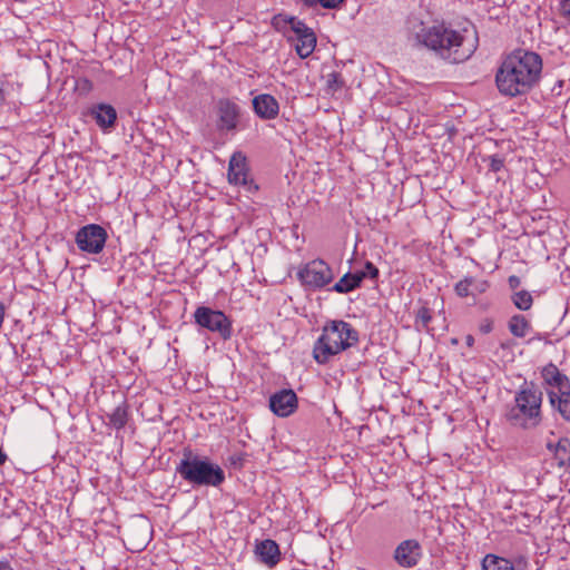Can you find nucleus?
<instances>
[{"instance_id": "1a4fd4ad", "label": "nucleus", "mask_w": 570, "mask_h": 570, "mask_svg": "<svg viewBox=\"0 0 570 570\" xmlns=\"http://www.w3.org/2000/svg\"><path fill=\"white\" fill-rule=\"evenodd\" d=\"M287 22L289 23L293 32L296 35L297 42L295 45V50L297 55L302 59L309 57L316 46V36L313 29L307 27L305 22L295 17H289Z\"/></svg>"}, {"instance_id": "e433bc0d", "label": "nucleus", "mask_w": 570, "mask_h": 570, "mask_svg": "<svg viewBox=\"0 0 570 570\" xmlns=\"http://www.w3.org/2000/svg\"><path fill=\"white\" fill-rule=\"evenodd\" d=\"M0 570H13L8 561H0Z\"/></svg>"}, {"instance_id": "6e6552de", "label": "nucleus", "mask_w": 570, "mask_h": 570, "mask_svg": "<svg viewBox=\"0 0 570 570\" xmlns=\"http://www.w3.org/2000/svg\"><path fill=\"white\" fill-rule=\"evenodd\" d=\"M107 237L108 235L104 227L97 224H89L77 232L76 244L81 252L99 254L105 247Z\"/></svg>"}, {"instance_id": "cd10ccee", "label": "nucleus", "mask_w": 570, "mask_h": 570, "mask_svg": "<svg viewBox=\"0 0 570 570\" xmlns=\"http://www.w3.org/2000/svg\"><path fill=\"white\" fill-rule=\"evenodd\" d=\"M490 170L493 173L500 171L504 167V159L499 155L488 157Z\"/></svg>"}, {"instance_id": "c756f323", "label": "nucleus", "mask_w": 570, "mask_h": 570, "mask_svg": "<svg viewBox=\"0 0 570 570\" xmlns=\"http://www.w3.org/2000/svg\"><path fill=\"white\" fill-rule=\"evenodd\" d=\"M76 87L81 94H88L92 89V82L88 78H78Z\"/></svg>"}, {"instance_id": "4c0bfd02", "label": "nucleus", "mask_w": 570, "mask_h": 570, "mask_svg": "<svg viewBox=\"0 0 570 570\" xmlns=\"http://www.w3.org/2000/svg\"><path fill=\"white\" fill-rule=\"evenodd\" d=\"M465 343L468 346H473L474 344V337L472 335H468L466 338H465Z\"/></svg>"}, {"instance_id": "c9c22d12", "label": "nucleus", "mask_w": 570, "mask_h": 570, "mask_svg": "<svg viewBox=\"0 0 570 570\" xmlns=\"http://www.w3.org/2000/svg\"><path fill=\"white\" fill-rule=\"evenodd\" d=\"M508 284H509L510 288L515 289L520 286L521 279L517 275H511L508 278Z\"/></svg>"}, {"instance_id": "c85d7f7f", "label": "nucleus", "mask_w": 570, "mask_h": 570, "mask_svg": "<svg viewBox=\"0 0 570 570\" xmlns=\"http://www.w3.org/2000/svg\"><path fill=\"white\" fill-rule=\"evenodd\" d=\"M558 13L570 22V0H561L559 2Z\"/></svg>"}, {"instance_id": "4468645a", "label": "nucleus", "mask_w": 570, "mask_h": 570, "mask_svg": "<svg viewBox=\"0 0 570 570\" xmlns=\"http://www.w3.org/2000/svg\"><path fill=\"white\" fill-rule=\"evenodd\" d=\"M541 377L543 383L550 389L547 390V395L549 393L558 394L564 390H567L570 379L563 374L556 364L549 363L541 370Z\"/></svg>"}, {"instance_id": "7c9ffc66", "label": "nucleus", "mask_w": 570, "mask_h": 570, "mask_svg": "<svg viewBox=\"0 0 570 570\" xmlns=\"http://www.w3.org/2000/svg\"><path fill=\"white\" fill-rule=\"evenodd\" d=\"M297 4L306 9L323 8V0H294Z\"/></svg>"}, {"instance_id": "a211bd4d", "label": "nucleus", "mask_w": 570, "mask_h": 570, "mask_svg": "<svg viewBox=\"0 0 570 570\" xmlns=\"http://www.w3.org/2000/svg\"><path fill=\"white\" fill-rule=\"evenodd\" d=\"M256 553L263 563L274 567L279 561L278 544L271 539L263 540L256 546Z\"/></svg>"}, {"instance_id": "2eb2a0df", "label": "nucleus", "mask_w": 570, "mask_h": 570, "mask_svg": "<svg viewBox=\"0 0 570 570\" xmlns=\"http://www.w3.org/2000/svg\"><path fill=\"white\" fill-rule=\"evenodd\" d=\"M89 115L101 130L110 131L115 128L117 110L111 105L106 102L96 104L90 108Z\"/></svg>"}, {"instance_id": "f257e3e1", "label": "nucleus", "mask_w": 570, "mask_h": 570, "mask_svg": "<svg viewBox=\"0 0 570 570\" xmlns=\"http://www.w3.org/2000/svg\"><path fill=\"white\" fill-rule=\"evenodd\" d=\"M405 32L407 41L413 47L426 48L451 63L464 62L474 53L478 46L476 32L469 39L444 22L429 26L415 16L406 19Z\"/></svg>"}, {"instance_id": "412c9836", "label": "nucleus", "mask_w": 570, "mask_h": 570, "mask_svg": "<svg viewBox=\"0 0 570 570\" xmlns=\"http://www.w3.org/2000/svg\"><path fill=\"white\" fill-rule=\"evenodd\" d=\"M109 425L116 430H121L128 422V406L124 402L108 414Z\"/></svg>"}, {"instance_id": "473e14b6", "label": "nucleus", "mask_w": 570, "mask_h": 570, "mask_svg": "<svg viewBox=\"0 0 570 570\" xmlns=\"http://www.w3.org/2000/svg\"><path fill=\"white\" fill-rule=\"evenodd\" d=\"M549 337H550L549 333L538 332L528 341V343H531L533 341H542L544 344L550 345V344H552V341Z\"/></svg>"}, {"instance_id": "f8f14e48", "label": "nucleus", "mask_w": 570, "mask_h": 570, "mask_svg": "<svg viewBox=\"0 0 570 570\" xmlns=\"http://www.w3.org/2000/svg\"><path fill=\"white\" fill-rule=\"evenodd\" d=\"M269 409L277 416L286 417L297 409V395L293 390H281L269 397Z\"/></svg>"}, {"instance_id": "393cba45", "label": "nucleus", "mask_w": 570, "mask_h": 570, "mask_svg": "<svg viewBox=\"0 0 570 570\" xmlns=\"http://www.w3.org/2000/svg\"><path fill=\"white\" fill-rule=\"evenodd\" d=\"M471 284H472V277L471 276L464 277L463 279H461L460 282H458L455 284V286H454L455 294L461 298L470 296L471 295V289H470Z\"/></svg>"}, {"instance_id": "2f4dec72", "label": "nucleus", "mask_w": 570, "mask_h": 570, "mask_svg": "<svg viewBox=\"0 0 570 570\" xmlns=\"http://www.w3.org/2000/svg\"><path fill=\"white\" fill-rule=\"evenodd\" d=\"M556 452L557 454H570V440L567 438L560 439L559 442L557 443Z\"/></svg>"}, {"instance_id": "f03ea898", "label": "nucleus", "mask_w": 570, "mask_h": 570, "mask_svg": "<svg viewBox=\"0 0 570 570\" xmlns=\"http://www.w3.org/2000/svg\"><path fill=\"white\" fill-rule=\"evenodd\" d=\"M542 69L539 53L515 49L502 58L495 72L497 88L502 96L509 98L527 95L539 85Z\"/></svg>"}, {"instance_id": "9b49d317", "label": "nucleus", "mask_w": 570, "mask_h": 570, "mask_svg": "<svg viewBox=\"0 0 570 570\" xmlns=\"http://www.w3.org/2000/svg\"><path fill=\"white\" fill-rule=\"evenodd\" d=\"M227 177L230 184L243 186L247 191L258 188L249 178L246 157L242 153H235L230 157Z\"/></svg>"}, {"instance_id": "f3484780", "label": "nucleus", "mask_w": 570, "mask_h": 570, "mask_svg": "<svg viewBox=\"0 0 570 570\" xmlns=\"http://www.w3.org/2000/svg\"><path fill=\"white\" fill-rule=\"evenodd\" d=\"M520 566H527V560L523 557H519L513 563L509 559L489 553L482 561V570H514Z\"/></svg>"}, {"instance_id": "b1692460", "label": "nucleus", "mask_w": 570, "mask_h": 570, "mask_svg": "<svg viewBox=\"0 0 570 570\" xmlns=\"http://www.w3.org/2000/svg\"><path fill=\"white\" fill-rule=\"evenodd\" d=\"M345 86V81L340 72L333 71L326 76V87L332 92L341 90Z\"/></svg>"}, {"instance_id": "aec40b11", "label": "nucleus", "mask_w": 570, "mask_h": 570, "mask_svg": "<svg viewBox=\"0 0 570 570\" xmlns=\"http://www.w3.org/2000/svg\"><path fill=\"white\" fill-rule=\"evenodd\" d=\"M509 331L515 337H524L531 328L530 322L522 314L513 315L508 323Z\"/></svg>"}, {"instance_id": "39448f33", "label": "nucleus", "mask_w": 570, "mask_h": 570, "mask_svg": "<svg viewBox=\"0 0 570 570\" xmlns=\"http://www.w3.org/2000/svg\"><path fill=\"white\" fill-rule=\"evenodd\" d=\"M358 342V332L347 322L330 321L322 330L313 346V357L318 364H326L341 352Z\"/></svg>"}, {"instance_id": "bb28decb", "label": "nucleus", "mask_w": 570, "mask_h": 570, "mask_svg": "<svg viewBox=\"0 0 570 570\" xmlns=\"http://www.w3.org/2000/svg\"><path fill=\"white\" fill-rule=\"evenodd\" d=\"M490 287V284L485 279H476L472 277V284H471V295L475 296L476 294H483L488 291Z\"/></svg>"}, {"instance_id": "58836bf2", "label": "nucleus", "mask_w": 570, "mask_h": 570, "mask_svg": "<svg viewBox=\"0 0 570 570\" xmlns=\"http://www.w3.org/2000/svg\"><path fill=\"white\" fill-rule=\"evenodd\" d=\"M6 460H7V455L0 448V465L3 464L6 462Z\"/></svg>"}, {"instance_id": "dca6fc26", "label": "nucleus", "mask_w": 570, "mask_h": 570, "mask_svg": "<svg viewBox=\"0 0 570 570\" xmlns=\"http://www.w3.org/2000/svg\"><path fill=\"white\" fill-rule=\"evenodd\" d=\"M253 108L255 114L264 120H272L278 116L279 104L269 94H261L253 99Z\"/></svg>"}, {"instance_id": "ddd939ff", "label": "nucleus", "mask_w": 570, "mask_h": 570, "mask_svg": "<svg viewBox=\"0 0 570 570\" xmlns=\"http://www.w3.org/2000/svg\"><path fill=\"white\" fill-rule=\"evenodd\" d=\"M218 128L232 131L236 129L240 116V107L230 99H220L217 104Z\"/></svg>"}, {"instance_id": "423d86ee", "label": "nucleus", "mask_w": 570, "mask_h": 570, "mask_svg": "<svg viewBox=\"0 0 570 570\" xmlns=\"http://www.w3.org/2000/svg\"><path fill=\"white\" fill-rule=\"evenodd\" d=\"M296 275L301 284L312 291L325 287L334 279L333 269L321 258L304 264Z\"/></svg>"}, {"instance_id": "20e7f679", "label": "nucleus", "mask_w": 570, "mask_h": 570, "mask_svg": "<svg viewBox=\"0 0 570 570\" xmlns=\"http://www.w3.org/2000/svg\"><path fill=\"white\" fill-rule=\"evenodd\" d=\"M176 473L193 488H219L226 480L223 468L207 455L185 449L175 468Z\"/></svg>"}, {"instance_id": "a878e982", "label": "nucleus", "mask_w": 570, "mask_h": 570, "mask_svg": "<svg viewBox=\"0 0 570 570\" xmlns=\"http://www.w3.org/2000/svg\"><path fill=\"white\" fill-rule=\"evenodd\" d=\"M356 274L358 276H361V283H362L364 278H370L373 281L377 279L380 272H379V268L372 262L367 261L364 265V268L360 272H356Z\"/></svg>"}, {"instance_id": "f704fd0d", "label": "nucleus", "mask_w": 570, "mask_h": 570, "mask_svg": "<svg viewBox=\"0 0 570 570\" xmlns=\"http://www.w3.org/2000/svg\"><path fill=\"white\" fill-rule=\"evenodd\" d=\"M344 0H323L324 9H338Z\"/></svg>"}, {"instance_id": "0eeeda50", "label": "nucleus", "mask_w": 570, "mask_h": 570, "mask_svg": "<svg viewBox=\"0 0 570 570\" xmlns=\"http://www.w3.org/2000/svg\"><path fill=\"white\" fill-rule=\"evenodd\" d=\"M193 317L199 327L217 333L223 340H229L233 335L232 321L223 311L198 306Z\"/></svg>"}, {"instance_id": "ea45409f", "label": "nucleus", "mask_w": 570, "mask_h": 570, "mask_svg": "<svg viewBox=\"0 0 570 570\" xmlns=\"http://www.w3.org/2000/svg\"><path fill=\"white\" fill-rule=\"evenodd\" d=\"M4 100V94H3V90L0 89V105L3 102Z\"/></svg>"}, {"instance_id": "9d476101", "label": "nucleus", "mask_w": 570, "mask_h": 570, "mask_svg": "<svg viewBox=\"0 0 570 570\" xmlns=\"http://www.w3.org/2000/svg\"><path fill=\"white\" fill-rule=\"evenodd\" d=\"M423 557V549L420 542L415 539H406L400 542L394 552L393 559L404 569H412L416 567Z\"/></svg>"}, {"instance_id": "6ab92c4d", "label": "nucleus", "mask_w": 570, "mask_h": 570, "mask_svg": "<svg viewBox=\"0 0 570 570\" xmlns=\"http://www.w3.org/2000/svg\"><path fill=\"white\" fill-rule=\"evenodd\" d=\"M361 287V276L355 273L344 274L331 288V291L338 294H347Z\"/></svg>"}, {"instance_id": "7ed1b4c3", "label": "nucleus", "mask_w": 570, "mask_h": 570, "mask_svg": "<svg viewBox=\"0 0 570 570\" xmlns=\"http://www.w3.org/2000/svg\"><path fill=\"white\" fill-rule=\"evenodd\" d=\"M543 392L533 382H524L507 405L505 420L513 428L531 430L542 422Z\"/></svg>"}, {"instance_id": "5701e85b", "label": "nucleus", "mask_w": 570, "mask_h": 570, "mask_svg": "<svg viewBox=\"0 0 570 570\" xmlns=\"http://www.w3.org/2000/svg\"><path fill=\"white\" fill-rule=\"evenodd\" d=\"M431 320H432L431 309L426 306H421L417 309L416 315H415V326L423 328V330H429V324H430Z\"/></svg>"}, {"instance_id": "72a5a7b5", "label": "nucleus", "mask_w": 570, "mask_h": 570, "mask_svg": "<svg viewBox=\"0 0 570 570\" xmlns=\"http://www.w3.org/2000/svg\"><path fill=\"white\" fill-rule=\"evenodd\" d=\"M479 330L483 334H488L493 330V321L490 318H485L480 323Z\"/></svg>"}, {"instance_id": "4be33fe9", "label": "nucleus", "mask_w": 570, "mask_h": 570, "mask_svg": "<svg viewBox=\"0 0 570 570\" xmlns=\"http://www.w3.org/2000/svg\"><path fill=\"white\" fill-rule=\"evenodd\" d=\"M511 299L514 306L520 311H528L533 304L532 295L528 291L515 292Z\"/></svg>"}]
</instances>
